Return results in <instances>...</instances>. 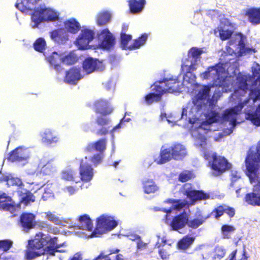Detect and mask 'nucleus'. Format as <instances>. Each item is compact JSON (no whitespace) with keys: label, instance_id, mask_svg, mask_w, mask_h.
Instances as JSON below:
<instances>
[{"label":"nucleus","instance_id":"obj_20","mask_svg":"<svg viewBox=\"0 0 260 260\" xmlns=\"http://www.w3.org/2000/svg\"><path fill=\"white\" fill-rule=\"evenodd\" d=\"M106 115H101L97 116L95 119V123L98 126L102 127L98 129L96 133L98 136H103L107 135L109 133V128L108 126L110 122V119L106 117Z\"/></svg>","mask_w":260,"mask_h":260},{"label":"nucleus","instance_id":"obj_12","mask_svg":"<svg viewBox=\"0 0 260 260\" xmlns=\"http://www.w3.org/2000/svg\"><path fill=\"white\" fill-rule=\"evenodd\" d=\"M179 156V145L175 144L169 148L161 149L158 158L154 159V161L158 165L165 164L172 158L177 159Z\"/></svg>","mask_w":260,"mask_h":260},{"label":"nucleus","instance_id":"obj_58","mask_svg":"<svg viewBox=\"0 0 260 260\" xmlns=\"http://www.w3.org/2000/svg\"><path fill=\"white\" fill-rule=\"evenodd\" d=\"M225 212L230 218L233 217L235 215V210L234 208L224 205Z\"/></svg>","mask_w":260,"mask_h":260},{"label":"nucleus","instance_id":"obj_48","mask_svg":"<svg viewBox=\"0 0 260 260\" xmlns=\"http://www.w3.org/2000/svg\"><path fill=\"white\" fill-rule=\"evenodd\" d=\"M12 245L13 242L10 240H0V249L4 251H8L12 247Z\"/></svg>","mask_w":260,"mask_h":260},{"label":"nucleus","instance_id":"obj_8","mask_svg":"<svg viewBox=\"0 0 260 260\" xmlns=\"http://www.w3.org/2000/svg\"><path fill=\"white\" fill-rule=\"evenodd\" d=\"M117 225L114 220L109 217L101 215L96 220V226L91 233L92 237H98L99 235L113 229Z\"/></svg>","mask_w":260,"mask_h":260},{"label":"nucleus","instance_id":"obj_24","mask_svg":"<svg viewBox=\"0 0 260 260\" xmlns=\"http://www.w3.org/2000/svg\"><path fill=\"white\" fill-rule=\"evenodd\" d=\"M50 37L52 40L58 44H63L68 40L67 32L63 28H59L51 31Z\"/></svg>","mask_w":260,"mask_h":260},{"label":"nucleus","instance_id":"obj_15","mask_svg":"<svg viewBox=\"0 0 260 260\" xmlns=\"http://www.w3.org/2000/svg\"><path fill=\"white\" fill-rule=\"evenodd\" d=\"M36 216L31 213H22L19 218L20 225L25 232H28L36 225Z\"/></svg>","mask_w":260,"mask_h":260},{"label":"nucleus","instance_id":"obj_14","mask_svg":"<svg viewBox=\"0 0 260 260\" xmlns=\"http://www.w3.org/2000/svg\"><path fill=\"white\" fill-rule=\"evenodd\" d=\"M94 112L103 115L112 113L113 109L110 102L105 99H100L95 101L93 104Z\"/></svg>","mask_w":260,"mask_h":260},{"label":"nucleus","instance_id":"obj_16","mask_svg":"<svg viewBox=\"0 0 260 260\" xmlns=\"http://www.w3.org/2000/svg\"><path fill=\"white\" fill-rule=\"evenodd\" d=\"M29 157V155L28 150L21 147H19L12 150L9 153L8 159L11 162L21 161L26 160Z\"/></svg>","mask_w":260,"mask_h":260},{"label":"nucleus","instance_id":"obj_3","mask_svg":"<svg viewBox=\"0 0 260 260\" xmlns=\"http://www.w3.org/2000/svg\"><path fill=\"white\" fill-rule=\"evenodd\" d=\"M165 202L173 204V206L169 209H161L159 210L166 213L165 219L166 223H169H169L171 230L179 231V214H177V211H179V200L168 199Z\"/></svg>","mask_w":260,"mask_h":260},{"label":"nucleus","instance_id":"obj_10","mask_svg":"<svg viewBox=\"0 0 260 260\" xmlns=\"http://www.w3.org/2000/svg\"><path fill=\"white\" fill-rule=\"evenodd\" d=\"M182 193L192 202L206 200L210 198V194L203 190H193L191 184L185 183L181 187Z\"/></svg>","mask_w":260,"mask_h":260},{"label":"nucleus","instance_id":"obj_9","mask_svg":"<svg viewBox=\"0 0 260 260\" xmlns=\"http://www.w3.org/2000/svg\"><path fill=\"white\" fill-rule=\"evenodd\" d=\"M209 164L211 169L215 171L217 175H220L225 170L230 168L228 160L223 156L217 155L215 152L212 154L211 156L206 157L208 159Z\"/></svg>","mask_w":260,"mask_h":260},{"label":"nucleus","instance_id":"obj_6","mask_svg":"<svg viewBox=\"0 0 260 260\" xmlns=\"http://www.w3.org/2000/svg\"><path fill=\"white\" fill-rule=\"evenodd\" d=\"M258 79L260 80V75ZM248 100H252L253 103L260 100V82L258 86L250 90ZM246 118L250 120L254 125L260 126V104L257 106L254 112H248L247 114Z\"/></svg>","mask_w":260,"mask_h":260},{"label":"nucleus","instance_id":"obj_47","mask_svg":"<svg viewBox=\"0 0 260 260\" xmlns=\"http://www.w3.org/2000/svg\"><path fill=\"white\" fill-rule=\"evenodd\" d=\"M237 83L239 88L245 90L248 89L247 79L245 76H239L237 78Z\"/></svg>","mask_w":260,"mask_h":260},{"label":"nucleus","instance_id":"obj_55","mask_svg":"<svg viewBox=\"0 0 260 260\" xmlns=\"http://www.w3.org/2000/svg\"><path fill=\"white\" fill-rule=\"evenodd\" d=\"M217 67V66L209 67L207 70L203 73V78L205 79H209L210 77L211 78V73L212 72V71H215V73H217V71L216 69Z\"/></svg>","mask_w":260,"mask_h":260},{"label":"nucleus","instance_id":"obj_57","mask_svg":"<svg viewBox=\"0 0 260 260\" xmlns=\"http://www.w3.org/2000/svg\"><path fill=\"white\" fill-rule=\"evenodd\" d=\"M169 247H170V245H169ZM169 248H162L159 250L158 253L162 259H166L169 258L170 254L167 252V250H169Z\"/></svg>","mask_w":260,"mask_h":260},{"label":"nucleus","instance_id":"obj_41","mask_svg":"<svg viewBox=\"0 0 260 260\" xmlns=\"http://www.w3.org/2000/svg\"><path fill=\"white\" fill-rule=\"evenodd\" d=\"M210 91V86L204 85L203 88L199 90L196 97L198 101L206 100L209 96V92Z\"/></svg>","mask_w":260,"mask_h":260},{"label":"nucleus","instance_id":"obj_11","mask_svg":"<svg viewBox=\"0 0 260 260\" xmlns=\"http://www.w3.org/2000/svg\"><path fill=\"white\" fill-rule=\"evenodd\" d=\"M236 28V24L231 22L226 18H223L220 20L219 26L217 28L219 32V37L222 41L231 38Z\"/></svg>","mask_w":260,"mask_h":260},{"label":"nucleus","instance_id":"obj_26","mask_svg":"<svg viewBox=\"0 0 260 260\" xmlns=\"http://www.w3.org/2000/svg\"><path fill=\"white\" fill-rule=\"evenodd\" d=\"M242 108V106L239 109L238 106H235L225 110L222 114V119L225 121H229L235 125L237 121V115Z\"/></svg>","mask_w":260,"mask_h":260},{"label":"nucleus","instance_id":"obj_36","mask_svg":"<svg viewBox=\"0 0 260 260\" xmlns=\"http://www.w3.org/2000/svg\"><path fill=\"white\" fill-rule=\"evenodd\" d=\"M64 25L68 32L74 34L77 33L81 28L80 23L74 18L65 21Z\"/></svg>","mask_w":260,"mask_h":260},{"label":"nucleus","instance_id":"obj_60","mask_svg":"<svg viewBox=\"0 0 260 260\" xmlns=\"http://www.w3.org/2000/svg\"><path fill=\"white\" fill-rule=\"evenodd\" d=\"M198 140L199 141V143L200 146L202 148H204L207 144L206 138L204 136L200 135L198 137Z\"/></svg>","mask_w":260,"mask_h":260},{"label":"nucleus","instance_id":"obj_51","mask_svg":"<svg viewBox=\"0 0 260 260\" xmlns=\"http://www.w3.org/2000/svg\"><path fill=\"white\" fill-rule=\"evenodd\" d=\"M76 61L75 57L71 55H67L63 56L62 55V59L61 63H64L67 65H71L74 64Z\"/></svg>","mask_w":260,"mask_h":260},{"label":"nucleus","instance_id":"obj_61","mask_svg":"<svg viewBox=\"0 0 260 260\" xmlns=\"http://www.w3.org/2000/svg\"><path fill=\"white\" fill-rule=\"evenodd\" d=\"M225 254V251L224 249L219 248L216 250V253L215 254V256L218 258H222Z\"/></svg>","mask_w":260,"mask_h":260},{"label":"nucleus","instance_id":"obj_18","mask_svg":"<svg viewBox=\"0 0 260 260\" xmlns=\"http://www.w3.org/2000/svg\"><path fill=\"white\" fill-rule=\"evenodd\" d=\"M17 192L19 198V204L26 206L36 201L34 194L27 189L20 188L17 190Z\"/></svg>","mask_w":260,"mask_h":260},{"label":"nucleus","instance_id":"obj_13","mask_svg":"<svg viewBox=\"0 0 260 260\" xmlns=\"http://www.w3.org/2000/svg\"><path fill=\"white\" fill-rule=\"evenodd\" d=\"M94 35L93 30L88 29L82 30L75 41L79 49L84 50L89 48V44L93 39Z\"/></svg>","mask_w":260,"mask_h":260},{"label":"nucleus","instance_id":"obj_52","mask_svg":"<svg viewBox=\"0 0 260 260\" xmlns=\"http://www.w3.org/2000/svg\"><path fill=\"white\" fill-rule=\"evenodd\" d=\"M103 157V155L102 153H96L91 157L90 161L94 166H96L102 162Z\"/></svg>","mask_w":260,"mask_h":260},{"label":"nucleus","instance_id":"obj_59","mask_svg":"<svg viewBox=\"0 0 260 260\" xmlns=\"http://www.w3.org/2000/svg\"><path fill=\"white\" fill-rule=\"evenodd\" d=\"M220 117L219 114L218 113L215 111H212L211 112V115L209 118V120L211 122H217Z\"/></svg>","mask_w":260,"mask_h":260},{"label":"nucleus","instance_id":"obj_35","mask_svg":"<svg viewBox=\"0 0 260 260\" xmlns=\"http://www.w3.org/2000/svg\"><path fill=\"white\" fill-rule=\"evenodd\" d=\"M196 236L189 234L186 235L180 239V249L186 250L193 245Z\"/></svg>","mask_w":260,"mask_h":260},{"label":"nucleus","instance_id":"obj_2","mask_svg":"<svg viewBox=\"0 0 260 260\" xmlns=\"http://www.w3.org/2000/svg\"><path fill=\"white\" fill-rule=\"evenodd\" d=\"M246 174L250 183L257 182L252 192L247 193L245 201L253 206H260V146L255 152H251L245 159Z\"/></svg>","mask_w":260,"mask_h":260},{"label":"nucleus","instance_id":"obj_62","mask_svg":"<svg viewBox=\"0 0 260 260\" xmlns=\"http://www.w3.org/2000/svg\"><path fill=\"white\" fill-rule=\"evenodd\" d=\"M187 151L184 147L180 145V159H182L187 155Z\"/></svg>","mask_w":260,"mask_h":260},{"label":"nucleus","instance_id":"obj_63","mask_svg":"<svg viewBox=\"0 0 260 260\" xmlns=\"http://www.w3.org/2000/svg\"><path fill=\"white\" fill-rule=\"evenodd\" d=\"M147 244L139 240L137 243V247L139 249H144L146 248Z\"/></svg>","mask_w":260,"mask_h":260},{"label":"nucleus","instance_id":"obj_27","mask_svg":"<svg viewBox=\"0 0 260 260\" xmlns=\"http://www.w3.org/2000/svg\"><path fill=\"white\" fill-rule=\"evenodd\" d=\"M146 4V0H128L129 10L132 14H139L144 9Z\"/></svg>","mask_w":260,"mask_h":260},{"label":"nucleus","instance_id":"obj_29","mask_svg":"<svg viewBox=\"0 0 260 260\" xmlns=\"http://www.w3.org/2000/svg\"><path fill=\"white\" fill-rule=\"evenodd\" d=\"M58 141V138L50 129L45 130L42 135V142L46 145L51 146Z\"/></svg>","mask_w":260,"mask_h":260},{"label":"nucleus","instance_id":"obj_25","mask_svg":"<svg viewBox=\"0 0 260 260\" xmlns=\"http://www.w3.org/2000/svg\"><path fill=\"white\" fill-rule=\"evenodd\" d=\"M81 180L84 182L90 181L93 176V169L90 165L81 162L80 166Z\"/></svg>","mask_w":260,"mask_h":260},{"label":"nucleus","instance_id":"obj_30","mask_svg":"<svg viewBox=\"0 0 260 260\" xmlns=\"http://www.w3.org/2000/svg\"><path fill=\"white\" fill-rule=\"evenodd\" d=\"M195 64L193 63L191 61H189V59H186V61L183 62L182 61V63L181 64V71L182 72L184 73V75L183 76V80H186V81H189V80H188V74H189L191 76H192L191 72L196 70Z\"/></svg>","mask_w":260,"mask_h":260},{"label":"nucleus","instance_id":"obj_40","mask_svg":"<svg viewBox=\"0 0 260 260\" xmlns=\"http://www.w3.org/2000/svg\"><path fill=\"white\" fill-rule=\"evenodd\" d=\"M161 99L162 98L160 96V94H157L154 91L147 94L144 97L145 102L148 105L151 104L154 102H158L161 100Z\"/></svg>","mask_w":260,"mask_h":260},{"label":"nucleus","instance_id":"obj_5","mask_svg":"<svg viewBox=\"0 0 260 260\" xmlns=\"http://www.w3.org/2000/svg\"><path fill=\"white\" fill-rule=\"evenodd\" d=\"M31 21L35 23L33 27H37L39 24L45 21H54L58 19V15L50 8H40L34 10L31 16Z\"/></svg>","mask_w":260,"mask_h":260},{"label":"nucleus","instance_id":"obj_17","mask_svg":"<svg viewBox=\"0 0 260 260\" xmlns=\"http://www.w3.org/2000/svg\"><path fill=\"white\" fill-rule=\"evenodd\" d=\"M107 141L106 139L102 138L95 142L89 143L84 148V151L88 153H92L94 151L103 153L106 149Z\"/></svg>","mask_w":260,"mask_h":260},{"label":"nucleus","instance_id":"obj_4","mask_svg":"<svg viewBox=\"0 0 260 260\" xmlns=\"http://www.w3.org/2000/svg\"><path fill=\"white\" fill-rule=\"evenodd\" d=\"M152 90L160 96L166 93H175L178 91L179 85L177 79H165L161 81L155 82L151 86Z\"/></svg>","mask_w":260,"mask_h":260},{"label":"nucleus","instance_id":"obj_54","mask_svg":"<svg viewBox=\"0 0 260 260\" xmlns=\"http://www.w3.org/2000/svg\"><path fill=\"white\" fill-rule=\"evenodd\" d=\"M46 218L48 220L56 224L60 223V221L59 218L51 212H48L46 213Z\"/></svg>","mask_w":260,"mask_h":260},{"label":"nucleus","instance_id":"obj_19","mask_svg":"<svg viewBox=\"0 0 260 260\" xmlns=\"http://www.w3.org/2000/svg\"><path fill=\"white\" fill-rule=\"evenodd\" d=\"M103 39L100 43V46L103 49L109 50L112 48L115 43V38L108 28L103 29L100 34Z\"/></svg>","mask_w":260,"mask_h":260},{"label":"nucleus","instance_id":"obj_21","mask_svg":"<svg viewBox=\"0 0 260 260\" xmlns=\"http://www.w3.org/2000/svg\"><path fill=\"white\" fill-rule=\"evenodd\" d=\"M81 78L80 69L72 68L66 72L64 81L69 84L76 85Z\"/></svg>","mask_w":260,"mask_h":260},{"label":"nucleus","instance_id":"obj_50","mask_svg":"<svg viewBox=\"0 0 260 260\" xmlns=\"http://www.w3.org/2000/svg\"><path fill=\"white\" fill-rule=\"evenodd\" d=\"M53 166L51 163L47 162L44 165L41 169V173L47 175L50 174L53 171Z\"/></svg>","mask_w":260,"mask_h":260},{"label":"nucleus","instance_id":"obj_39","mask_svg":"<svg viewBox=\"0 0 260 260\" xmlns=\"http://www.w3.org/2000/svg\"><path fill=\"white\" fill-rule=\"evenodd\" d=\"M148 36L146 34H142L140 37L135 39L133 44L130 45L128 48L129 50H135L143 46L147 40Z\"/></svg>","mask_w":260,"mask_h":260},{"label":"nucleus","instance_id":"obj_43","mask_svg":"<svg viewBox=\"0 0 260 260\" xmlns=\"http://www.w3.org/2000/svg\"><path fill=\"white\" fill-rule=\"evenodd\" d=\"M236 228L232 225L230 224H223L221 227V232L223 235V238L224 239H229L230 236L229 233L234 232Z\"/></svg>","mask_w":260,"mask_h":260},{"label":"nucleus","instance_id":"obj_34","mask_svg":"<svg viewBox=\"0 0 260 260\" xmlns=\"http://www.w3.org/2000/svg\"><path fill=\"white\" fill-rule=\"evenodd\" d=\"M143 188L146 194L154 193L159 190V187L153 179H147L143 182Z\"/></svg>","mask_w":260,"mask_h":260},{"label":"nucleus","instance_id":"obj_22","mask_svg":"<svg viewBox=\"0 0 260 260\" xmlns=\"http://www.w3.org/2000/svg\"><path fill=\"white\" fill-rule=\"evenodd\" d=\"M101 63L97 59L92 57H87L83 61L82 68L85 72L87 74H91L100 68V64Z\"/></svg>","mask_w":260,"mask_h":260},{"label":"nucleus","instance_id":"obj_46","mask_svg":"<svg viewBox=\"0 0 260 260\" xmlns=\"http://www.w3.org/2000/svg\"><path fill=\"white\" fill-rule=\"evenodd\" d=\"M194 177L192 171L184 170L180 173V181L184 182Z\"/></svg>","mask_w":260,"mask_h":260},{"label":"nucleus","instance_id":"obj_33","mask_svg":"<svg viewBox=\"0 0 260 260\" xmlns=\"http://www.w3.org/2000/svg\"><path fill=\"white\" fill-rule=\"evenodd\" d=\"M80 225H78V229L91 231L93 229V224L91 219L87 214H84L79 217L78 219Z\"/></svg>","mask_w":260,"mask_h":260},{"label":"nucleus","instance_id":"obj_7","mask_svg":"<svg viewBox=\"0 0 260 260\" xmlns=\"http://www.w3.org/2000/svg\"><path fill=\"white\" fill-rule=\"evenodd\" d=\"M190 210L188 206L180 212V229L187 225L188 227L196 229L205 222L203 216L199 215L198 217L189 220Z\"/></svg>","mask_w":260,"mask_h":260},{"label":"nucleus","instance_id":"obj_64","mask_svg":"<svg viewBox=\"0 0 260 260\" xmlns=\"http://www.w3.org/2000/svg\"><path fill=\"white\" fill-rule=\"evenodd\" d=\"M65 189L69 192L70 195L74 194L75 192L78 190L77 188L72 186H67L65 188Z\"/></svg>","mask_w":260,"mask_h":260},{"label":"nucleus","instance_id":"obj_53","mask_svg":"<svg viewBox=\"0 0 260 260\" xmlns=\"http://www.w3.org/2000/svg\"><path fill=\"white\" fill-rule=\"evenodd\" d=\"M214 66H218V67H217V68H216V69L218 72L215 73V71H212V72L211 73V78L214 79H218L219 78L220 73L222 72V67L219 63H217Z\"/></svg>","mask_w":260,"mask_h":260},{"label":"nucleus","instance_id":"obj_44","mask_svg":"<svg viewBox=\"0 0 260 260\" xmlns=\"http://www.w3.org/2000/svg\"><path fill=\"white\" fill-rule=\"evenodd\" d=\"M132 36L131 35H126L125 33H121L120 35V42L121 45L123 49L129 50L128 48L129 45H128V42L132 40Z\"/></svg>","mask_w":260,"mask_h":260},{"label":"nucleus","instance_id":"obj_37","mask_svg":"<svg viewBox=\"0 0 260 260\" xmlns=\"http://www.w3.org/2000/svg\"><path fill=\"white\" fill-rule=\"evenodd\" d=\"M1 180L6 182L8 186H18L21 187L24 185L21 179L17 177H14L11 175L3 176Z\"/></svg>","mask_w":260,"mask_h":260},{"label":"nucleus","instance_id":"obj_38","mask_svg":"<svg viewBox=\"0 0 260 260\" xmlns=\"http://www.w3.org/2000/svg\"><path fill=\"white\" fill-rule=\"evenodd\" d=\"M224 205H219L215 208L212 212L208 214L207 216L204 217L203 219H205V221L211 216H213L215 219H218L221 217L224 213Z\"/></svg>","mask_w":260,"mask_h":260},{"label":"nucleus","instance_id":"obj_49","mask_svg":"<svg viewBox=\"0 0 260 260\" xmlns=\"http://www.w3.org/2000/svg\"><path fill=\"white\" fill-rule=\"evenodd\" d=\"M203 53V50L201 48H198L195 47H192L189 51V54L193 58L197 59L199 58Z\"/></svg>","mask_w":260,"mask_h":260},{"label":"nucleus","instance_id":"obj_32","mask_svg":"<svg viewBox=\"0 0 260 260\" xmlns=\"http://www.w3.org/2000/svg\"><path fill=\"white\" fill-rule=\"evenodd\" d=\"M111 14L107 11L100 12L96 17V23L99 26L106 25L111 21Z\"/></svg>","mask_w":260,"mask_h":260},{"label":"nucleus","instance_id":"obj_45","mask_svg":"<svg viewBox=\"0 0 260 260\" xmlns=\"http://www.w3.org/2000/svg\"><path fill=\"white\" fill-rule=\"evenodd\" d=\"M76 175V173L72 169L66 170L63 171L61 173L62 178L67 181L74 180Z\"/></svg>","mask_w":260,"mask_h":260},{"label":"nucleus","instance_id":"obj_1","mask_svg":"<svg viewBox=\"0 0 260 260\" xmlns=\"http://www.w3.org/2000/svg\"><path fill=\"white\" fill-rule=\"evenodd\" d=\"M57 242V237H52L42 232L36 234L35 238L28 241L25 255L26 259L31 260L45 253L54 256L57 252H64V250L59 249L64 243L58 244Z\"/></svg>","mask_w":260,"mask_h":260},{"label":"nucleus","instance_id":"obj_56","mask_svg":"<svg viewBox=\"0 0 260 260\" xmlns=\"http://www.w3.org/2000/svg\"><path fill=\"white\" fill-rule=\"evenodd\" d=\"M167 120L171 126L177 125L178 121L177 117L172 113L168 115Z\"/></svg>","mask_w":260,"mask_h":260},{"label":"nucleus","instance_id":"obj_42","mask_svg":"<svg viewBox=\"0 0 260 260\" xmlns=\"http://www.w3.org/2000/svg\"><path fill=\"white\" fill-rule=\"evenodd\" d=\"M46 46V41L42 38L37 39L33 44L35 50L39 52H43L45 50Z\"/></svg>","mask_w":260,"mask_h":260},{"label":"nucleus","instance_id":"obj_28","mask_svg":"<svg viewBox=\"0 0 260 260\" xmlns=\"http://www.w3.org/2000/svg\"><path fill=\"white\" fill-rule=\"evenodd\" d=\"M245 15L252 25L260 24V8L248 9L245 13Z\"/></svg>","mask_w":260,"mask_h":260},{"label":"nucleus","instance_id":"obj_31","mask_svg":"<svg viewBox=\"0 0 260 260\" xmlns=\"http://www.w3.org/2000/svg\"><path fill=\"white\" fill-rule=\"evenodd\" d=\"M11 199L6 193H3L0 194V210L12 211L15 208L14 205L10 203Z\"/></svg>","mask_w":260,"mask_h":260},{"label":"nucleus","instance_id":"obj_23","mask_svg":"<svg viewBox=\"0 0 260 260\" xmlns=\"http://www.w3.org/2000/svg\"><path fill=\"white\" fill-rule=\"evenodd\" d=\"M46 59L54 70L60 71L62 69L61 64L62 54L61 53L54 51L46 56Z\"/></svg>","mask_w":260,"mask_h":260}]
</instances>
